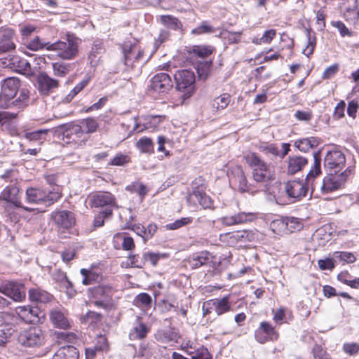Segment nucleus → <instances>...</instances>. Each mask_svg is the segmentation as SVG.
Masks as SVG:
<instances>
[{
    "instance_id": "nucleus-1",
    "label": "nucleus",
    "mask_w": 359,
    "mask_h": 359,
    "mask_svg": "<svg viewBox=\"0 0 359 359\" xmlns=\"http://www.w3.org/2000/svg\"><path fill=\"white\" fill-rule=\"evenodd\" d=\"M313 165L306 175V182L290 181L285 185V191L290 198L299 200L305 197L311 189V194L316 189L315 178L321 174V150L314 152Z\"/></svg>"
},
{
    "instance_id": "nucleus-2",
    "label": "nucleus",
    "mask_w": 359,
    "mask_h": 359,
    "mask_svg": "<svg viewBox=\"0 0 359 359\" xmlns=\"http://www.w3.org/2000/svg\"><path fill=\"white\" fill-rule=\"evenodd\" d=\"M62 196L59 186L53 187L51 189H41L29 187L26 190V201L29 203L41 204L46 207L53 205Z\"/></svg>"
},
{
    "instance_id": "nucleus-3",
    "label": "nucleus",
    "mask_w": 359,
    "mask_h": 359,
    "mask_svg": "<svg viewBox=\"0 0 359 359\" xmlns=\"http://www.w3.org/2000/svg\"><path fill=\"white\" fill-rule=\"evenodd\" d=\"M79 42L73 35H67L65 41H57L48 44L47 50L57 52V55L64 60H71L78 53Z\"/></svg>"
},
{
    "instance_id": "nucleus-4",
    "label": "nucleus",
    "mask_w": 359,
    "mask_h": 359,
    "mask_svg": "<svg viewBox=\"0 0 359 359\" xmlns=\"http://www.w3.org/2000/svg\"><path fill=\"white\" fill-rule=\"evenodd\" d=\"M124 64L128 70L137 68L139 71L144 61V51L137 43L126 42L122 47Z\"/></svg>"
},
{
    "instance_id": "nucleus-5",
    "label": "nucleus",
    "mask_w": 359,
    "mask_h": 359,
    "mask_svg": "<svg viewBox=\"0 0 359 359\" xmlns=\"http://www.w3.org/2000/svg\"><path fill=\"white\" fill-rule=\"evenodd\" d=\"M329 174L323 178L321 183H317L316 189H320L323 194H329L334 191L341 189L347 177L351 173V169H346L344 172L337 174Z\"/></svg>"
},
{
    "instance_id": "nucleus-6",
    "label": "nucleus",
    "mask_w": 359,
    "mask_h": 359,
    "mask_svg": "<svg viewBox=\"0 0 359 359\" xmlns=\"http://www.w3.org/2000/svg\"><path fill=\"white\" fill-rule=\"evenodd\" d=\"M46 340V334L39 327H32L22 332L18 341L25 347L37 348L43 346Z\"/></svg>"
},
{
    "instance_id": "nucleus-7",
    "label": "nucleus",
    "mask_w": 359,
    "mask_h": 359,
    "mask_svg": "<svg viewBox=\"0 0 359 359\" xmlns=\"http://www.w3.org/2000/svg\"><path fill=\"white\" fill-rule=\"evenodd\" d=\"M203 182L201 177L193 181L192 192L188 196L187 200L189 202L197 201L204 209H213V201L206 194L205 186Z\"/></svg>"
},
{
    "instance_id": "nucleus-8",
    "label": "nucleus",
    "mask_w": 359,
    "mask_h": 359,
    "mask_svg": "<svg viewBox=\"0 0 359 359\" xmlns=\"http://www.w3.org/2000/svg\"><path fill=\"white\" fill-rule=\"evenodd\" d=\"M16 312L20 316L22 321L26 323L38 324L42 322L45 313L38 306L30 305L18 306Z\"/></svg>"
},
{
    "instance_id": "nucleus-9",
    "label": "nucleus",
    "mask_w": 359,
    "mask_h": 359,
    "mask_svg": "<svg viewBox=\"0 0 359 359\" xmlns=\"http://www.w3.org/2000/svg\"><path fill=\"white\" fill-rule=\"evenodd\" d=\"M89 205L91 208H105L111 210L112 208L117 207L116 198L107 191H100L90 196Z\"/></svg>"
},
{
    "instance_id": "nucleus-10",
    "label": "nucleus",
    "mask_w": 359,
    "mask_h": 359,
    "mask_svg": "<svg viewBox=\"0 0 359 359\" xmlns=\"http://www.w3.org/2000/svg\"><path fill=\"white\" fill-rule=\"evenodd\" d=\"M255 338L259 344H265L268 341H277L279 334L269 322L262 321L255 331Z\"/></svg>"
},
{
    "instance_id": "nucleus-11",
    "label": "nucleus",
    "mask_w": 359,
    "mask_h": 359,
    "mask_svg": "<svg viewBox=\"0 0 359 359\" xmlns=\"http://www.w3.org/2000/svg\"><path fill=\"white\" fill-rule=\"evenodd\" d=\"M0 292L15 302H22L26 297L24 285L13 281L1 284Z\"/></svg>"
},
{
    "instance_id": "nucleus-12",
    "label": "nucleus",
    "mask_w": 359,
    "mask_h": 359,
    "mask_svg": "<svg viewBox=\"0 0 359 359\" xmlns=\"http://www.w3.org/2000/svg\"><path fill=\"white\" fill-rule=\"evenodd\" d=\"M172 87L171 77L166 73H158L150 80L149 90L157 93H167Z\"/></svg>"
},
{
    "instance_id": "nucleus-13",
    "label": "nucleus",
    "mask_w": 359,
    "mask_h": 359,
    "mask_svg": "<svg viewBox=\"0 0 359 359\" xmlns=\"http://www.w3.org/2000/svg\"><path fill=\"white\" fill-rule=\"evenodd\" d=\"M176 88L178 90H192L194 88L196 76L192 70L183 69L176 72L174 74Z\"/></svg>"
},
{
    "instance_id": "nucleus-14",
    "label": "nucleus",
    "mask_w": 359,
    "mask_h": 359,
    "mask_svg": "<svg viewBox=\"0 0 359 359\" xmlns=\"http://www.w3.org/2000/svg\"><path fill=\"white\" fill-rule=\"evenodd\" d=\"M0 66L4 68L14 69L25 74L31 72L30 64L27 60L18 55H8L7 57L0 58Z\"/></svg>"
},
{
    "instance_id": "nucleus-15",
    "label": "nucleus",
    "mask_w": 359,
    "mask_h": 359,
    "mask_svg": "<svg viewBox=\"0 0 359 359\" xmlns=\"http://www.w3.org/2000/svg\"><path fill=\"white\" fill-rule=\"evenodd\" d=\"M0 201L10 203L14 208L29 210L22 205L20 197V189L15 185L6 186L0 194Z\"/></svg>"
},
{
    "instance_id": "nucleus-16",
    "label": "nucleus",
    "mask_w": 359,
    "mask_h": 359,
    "mask_svg": "<svg viewBox=\"0 0 359 359\" xmlns=\"http://www.w3.org/2000/svg\"><path fill=\"white\" fill-rule=\"evenodd\" d=\"M346 163L344 154L338 150L329 151L324 158V166L329 170H341Z\"/></svg>"
},
{
    "instance_id": "nucleus-17",
    "label": "nucleus",
    "mask_w": 359,
    "mask_h": 359,
    "mask_svg": "<svg viewBox=\"0 0 359 359\" xmlns=\"http://www.w3.org/2000/svg\"><path fill=\"white\" fill-rule=\"evenodd\" d=\"M38 90L42 95H50L59 86L58 81L50 77L46 73H40L36 78Z\"/></svg>"
},
{
    "instance_id": "nucleus-18",
    "label": "nucleus",
    "mask_w": 359,
    "mask_h": 359,
    "mask_svg": "<svg viewBox=\"0 0 359 359\" xmlns=\"http://www.w3.org/2000/svg\"><path fill=\"white\" fill-rule=\"evenodd\" d=\"M165 118L164 116H152L148 115L142 118V122H135L133 132L136 131L137 133L142 132L145 130H154L161 123L162 120ZM135 121H137V118H134Z\"/></svg>"
},
{
    "instance_id": "nucleus-19",
    "label": "nucleus",
    "mask_w": 359,
    "mask_h": 359,
    "mask_svg": "<svg viewBox=\"0 0 359 359\" xmlns=\"http://www.w3.org/2000/svg\"><path fill=\"white\" fill-rule=\"evenodd\" d=\"M50 320L54 327L67 330L70 327L67 311L63 308H55L50 311Z\"/></svg>"
},
{
    "instance_id": "nucleus-20",
    "label": "nucleus",
    "mask_w": 359,
    "mask_h": 359,
    "mask_svg": "<svg viewBox=\"0 0 359 359\" xmlns=\"http://www.w3.org/2000/svg\"><path fill=\"white\" fill-rule=\"evenodd\" d=\"M53 219L59 228H72L76 222L74 214L69 210H61L53 214Z\"/></svg>"
},
{
    "instance_id": "nucleus-21",
    "label": "nucleus",
    "mask_w": 359,
    "mask_h": 359,
    "mask_svg": "<svg viewBox=\"0 0 359 359\" xmlns=\"http://www.w3.org/2000/svg\"><path fill=\"white\" fill-rule=\"evenodd\" d=\"M215 258L210 252L201 251L192 255L189 259V264L192 269H198L202 266H211V262Z\"/></svg>"
},
{
    "instance_id": "nucleus-22",
    "label": "nucleus",
    "mask_w": 359,
    "mask_h": 359,
    "mask_svg": "<svg viewBox=\"0 0 359 359\" xmlns=\"http://www.w3.org/2000/svg\"><path fill=\"white\" fill-rule=\"evenodd\" d=\"M232 178L238 184V190L241 192H249L251 191V184L248 183L243 168L236 166L231 171Z\"/></svg>"
},
{
    "instance_id": "nucleus-23",
    "label": "nucleus",
    "mask_w": 359,
    "mask_h": 359,
    "mask_svg": "<svg viewBox=\"0 0 359 359\" xmlns=\"http://www.w3.org/2000/svg\"><path fill=\"white\" fill-rule=\"evenodd\" d=\"M13 32L11 29L0 28V53L8 52L15 49L12 40Z\"/></svg>"
},
{
    "instance_id": "nucleus-24",
    "label": "nucleus",
    "mask_w": 359,
    "mask_h": 359,
    "mask_svg": "<svg viewBox=\"0 0 359 359\" xmlns=\"http://www.w3.org/2000/svg\"><path fill=\"white\" fill-rule=\"evenodd\" d=\"M179 334L173 327L160 329L155 334V339L161 343L177 342Z\"/></svg>"
},
{
    "instance_id": "nucleus-25",
    "label": "nucleus",
    "mask_w": 359,
    "mask_h": 359,
    "mask_svg": "<svg viewBox=\"0 0 359 359\" xmlns=\"http://www.w3.org/2000/svg\"><path fill=\"white\" fill-rule=\"evenodd\" d=\"M28 294L30 301L41 304L48 303L53 298L51 294L39 287L29 289Z\"/></svg>"
},
{
    "instance_id": "nucleus-26",
    "label": "nucleus",
    "mask_w": 359,
    "mask_h": 359,
    "mask_svg": "<svg viewBox=\"0 0 359 359\" xmlns=\"http://www.w3.org/2000/svg\"><path fill=\"white\" fill-rule=\"evenodd\" d=\"M149 330V327L143 323L142 318L136 316L135 323L129 334V337L131 340L142 339L147 337Z\"/></svg>"
},
{
    "instance_id": "nucleus-27",
    "label": "nucleus",
    "mask_w": 359,
    "mask_h": 359,
    "mask_svg": "<svg viewBox=\"0 0 359 359\" xmlns=\"http://www.w3.org/2000/svg\"><path fill=\"white\" fill-rule=\"evenodd\" d=\"M84 135L80 123L69 124L63 133L64 137L74 142L80 141Z\"/></svg>"
},
{
    "instance_id": "nucleus-28",
    "label": "nucleus",
    "mask_w": 359,
    "mask_h": 359,
    "mask_svg": "<svg viewBox=\"0 0 359 359\" xmlns=\"http://www.w3.org/2000/svg\"><path fill=\"white\" fill-rule=\"evenodd\" d=\"M90 295L94 299L111 300L113 288L109 285H98L88 290Z\"/></svg>"
},
{
    "instance_id": "nucleus-29",
    "label": "nucleus",
    "mask_w": 359,
    "mask_h": 359,
    "mask_svg": "<svg viewBox=\"0 0 359 359\" xmlns=\"http://www.w3.org/2000/svg\"><path fill=\"white\" fill-rule=\"evenodd\" d=\"M20 86V81L15 77H9L4 80L1 92L15 97Z\"/></svg>"
},
{
    "instance_id": "nucleus-30",
    "label": "nucleus",
    "mask_w": 359,
    "mask_h": 359,
    "mask_svg": "<svg viewBox=\"0 0 359 359\" xmlns=\"http://www.w3.org/2000/svg\"><path fill=\"white\" fill-rule=\"evenodd\" d=\"M79 351L73 346L60 347L53 355L52 359H79Z\"/></svg>"
},
{
    "instance_id": "nucleus-31",
    "label": "nucleus",
    "mask_w": 359,
    "mask_h": 359,
    "mask_svg": "<svg viewBox=\"0 0 359 359\" xmlns=\"http://www.w3.org/2000/svg\"><path fill=\"white\" fill-rule=\"evenodd\" d=\"M252 217V215L251 213L242 212L234 215L223 217L222 218V222L226 226H232L250 221Z\"/></svg>"
},
{
    "instance_id": "nucleus-32",
    "label": "nucleus",
    "mask_w": 359,
    "mask_h": 359,
    "mask_svg": "<svg viewBox=\"0 0 359 359\" xmlns=\"http://www.w3.org/2000/svg\"><path fill=\"white\" fill-rule=\"evenodd\" d=\"M307 163L308 160L305 157L301 156H290L287 165L288 173L295 174L300 171Z\"/></svg>"
},
{
    "instance_id": "nucleus-33",
    "label": "nucleus",
    "mask_w": 359,
    "mask_h": 359,
    "mask_svg": "<svg viewBox=\"0 0 359 359\" xmlns=\"http://www.w3.org/2000/svg\"><path fill=\"white\" fill-rule=\"evenodd\" d=\"M2 323L1 325H6L7 328H12L13 332L16 330L17 327L22 322L20 316L15 311V313L6 312L2 313Z\"/></svg>"
},
{
    "instance_id": "nucleus-34",
    "label": "nucleus",
    "mask_w": 359,
    "mask_h": 359,
    "mask_svg": "<svg viewBox=\"0 0 359 359\" xmlns=\"http://www.w3.org/2000/svg\"><path fill=\"white\" fill-rule=\"evenodd\" d=\"M320 140L316 137H310L297 140L294 142V146L302 152H308L311 149L318 147Z\"/></svg>"
},
{
    "instance_id": "nucleus-35",
    "label": "nucleus",
    "mask_w": 359,
    "mask_h": 359,
    "mask_svg": "<svg viewBox=\"0 0 359 359\" xmlns=\"http://www.w3.org/2000/svg\"><path fill=\"white\" fill-rule=\"evenodd\" d=\"M252 175L253 180L257 183L268 182L272 178V175L267 165H264L263 168L261 167L252 169Z\"/></svg>"
},
{
    "instance_id": "nucleus-36",
    "label": "nucleus",
    "mask_w": 359,
    "mask_h": 359,
    "mask_svg": "<svg viewBox=\"0 0 359 359\" xmlns=\"http://www.w3.org/2000/svg\"><path fill=\"white\" fill-rule=\"evenodd\" d=\"M91 79L92 76L90 74H86L83 79L69 93L68 95H66L63 102L65 103L70 102L79 93L88 85Z\"/></svg>"
},
{
    "instance_id": "nucleus-37",
    "label": "nucleus",
    "mask_w": 359,
    "mask_h": 359,
    "mask_svg": "<svg viewBox=\"0 0 359 359\" xmlns=\"http://www.w3.org/2000/svg\"><path fill=\"white\" fill-rule=\"evenodd\" d=\"M211 302L213 309L218 316L222 315L231 309L228 296H225L222 299H211Z\"/></svg>"
},
{
    "instance_id": "nucleus-38",
    "label": "nucleus",
    "mask_w": 359,
    "mask_h": 359,
    "mask_svg": "<svg viewBox=\"0 0 359 359\" xmlns=\"http://www.w3.org/2000/svg\"><path fill=\"white\" fill-rule=\"evenodd\" d=\"M160 22L163 26L172 30L178 31L182 28L181 21L177 18L171 15H161Z\"/></svg>"
},
{
    "instance_id": "nucleus-39",
    "label": "nucleus",
    "mask_w": 359,
    "mask_h": 359,
    "mask_svg": "<svg viewBox=\"0 0 359 359\" xmlns=\"http://www.w3.org/2000/svg\"><path fill=\"white\" fill-rule=\"evenodd\" d=\"M358 0H354L353 4L346 8L344 18L346 21L355 23L359 20Z\"/></svg>"
},
{
    "instance_id": "nucleus-40",
    "label": "nucleus",
    "mask_w": 359,
    "mask_h": 359,
    "mask_svg": "<svg viewBox=\"0 0 359 359\" xmlns=\"http://www.w3.org/2000/svg\"><path fill=\"white\" fill-rule=\"evenodd\" d=\"M241 32H231L227 30H223L219 34L224 43L229 45L238 43L241 41Z\"/></svg>"
},
{
    "instance_id": "nucleus-41",
    "label": "nucleus",
    "mask_w": 359,
    "mask_h": 359,
    "mask_svg": "<svg viewBox=\"0 0 359 359\" xmlns=\"http://www.w3.org/2000/svg\"><path fill=\"white\" fill-rule=\"evenodd\" d=\"M244 158L252 169L266 165V163L255 152H249L245 155Z\"/></svg>"
},
{
    "instance_id": "nucleus-42",
    "label": "nucleus",
    "mask_w": 359,
    "mask_h": 359,
    "mask_svg": "<svg viewBox=\"0 0 359 359\" xmlns=\"http://www.w3.org/2000/svg\"><path fill=\"white\" fill-rule=\"evenodd\" d=\"M29 92L27 89L22 88L20 90V95L18 98L14 100V107L18 109H23L29 105Z\"/></svg>"
},
{
    "instance_id": "nucleus-43",
    "label": "nucleus",
    "mask_w": 359,
    "mask_h": 359,
    "mask_svg": "<svg viewBox=\"0 0 359 359\" xmlns=\"http://www.w3.org/2000/svg\"><path fill=\"white\" fill-rule=\"evenodd\" d=\"M136 147L142 153H154V144L152 140L147 137H141L136 142Z\"/></svg>"
},
{
    "instance_id": "nucleus-44",
    "label": "nucleus",
    "mask_w": 359,
    "mask_h": 359,
    "mask_svg": "<svg viewBox=\"0 0 359 359\" xmlns=\"http://www.w3.org/2000/svg\"><path fill=\"white\" fill-rule=\"evenodd\" d=\"M286 233L300 231L303 228V224L299 218L293 217H285Z\"/></svg>"
},
{
    "instance_id": "nucleus-45",
    "label": "nucleus",
    "mask_w": 359,
    "mask_h": 359,
    "mask_svg": "<svg viewBox=\"0 0 359 359\" xmlns=\"http://www.w3.org/2000/svg\"><path fill=\"white\" fill-rule=\"evenodd\" d=\"M49 130L39 129L31 132H25L24 137L29 141H40L46 139Z\"/></svg>"
},
{
    "instance_id": "nucleus-46",
    "label": "nucleus",
    "mask_w": 359,
    "mask_h": 359,
    "mask_svg": "<svg viewBox=\"0 0 359 359\" xmlns=\"http://www.w3.org/2000/svg\"><path fill=\"white\" fill-rule=\"evenodd\" d=\"M276 32L275 29H269L266 30L264 32L262 37H255L252 39V43L257 45H260L262 43H270L271 41L276 36Z\"/></svg>"
},
{
    "instance_id": "nucleus-47",
    "label": "nucleus",
    "mask_w": 359,
    "mask_h": 359,
    "mask_svg": "<svg viewBox=\"0 0 359 359\" xmlns=\"http://www.w3.org/2000/svg\"><path fill=\"white\" fill-rule=\"evenodd\" d=\"M79 123L83 128L84 134L92 133L95 132L98 127L97 121L93 118L83 119Z\"/></svg>"
},
{
    "instance_id": "nucleus-48",
    "label": "nucleus",
    "mask_w": 359,
    "mask_h": 359,
    "mask_svg": "<svg viewBox=\"0 0 359 359\" xmlns=\"http://www.w3.org/2000/svg\"><path fill=\"white\" fill-rule=\"evenodd\" d=\"M211 65V61H205L198 65L196 70L200 79L205 80L208 78L210 72Z\"/></svg>"
},
{
    "instance_id": "nucleus-49",
    "label": "nucleus",
    "mask_w": 359,
    "mask_h": 359,
    "mask_svg": "<svg viewBox=\"0 0 359 359\" xmlns=\"http://www.w3.org/2000/svg\"><path fill=\"white\" fill-rule=\"evenodd\" d=\"M230 102V95L227 93H224L220 96L215 98L212 102V107L217 110L225 109Z\"/></svg>"
},
{
    "instance_id": "nucleus-50",
    "label": "nucleus",
    "mask_w": 359,
    "mask_h": 359,
    "mask_svg": "<svg viewBox=\"0 0 359 359\" xmlns=\"http://www.w3.org/2000/svg\"><path fill=\"white\" fill-rule=\"evenodd\" d=\"M113 211L111 209H105L100 212L94 219L93 225L95 227H101L104 225V219L112 216Z\"/></svg>"
},
{
    "instance_id": "nucleus-51",
    "label": "nucleus",
    "mask_w": 359,
    "mask_h": 359,
    "mask_svg": "<svg viewBox=\"0 0 359 359\" xmlns=\"http://www.w3.org/2000/svg\"><path fill=\"white\" fill-rule=\"evenodd\" d=\"M126 190L138 194L142 198L147 195L148 189L145 185L140 182H133L132 184L126 187Z\"/></svg>"
},
{
    "instance_id": "nucleus-52",
    "label": "nucleus",
    "mask_w": 359,
    "mask_h": 359,
    "mask_svg": "<svg viewBox=\"0 0 359 359\" xmlns=\"http://www.w3.org/2000/svg\"><path fill=\"white\" fill-rule=\"evenodd\" d=\"M81 273L83 276L82 283L86 285L92 284L94 281H96L99 278L98 274L86 269H81Z\"/></svg>"
},
{
    "instance_id": "nucleus-53",
    "label": "nucleus",
    "mask_w": 359,
    "mask_h": 359,
    "mask_svg": "<svg viewBox=\"0 0 359 359\" xmlns=\"http://www.w3.org/2000/svg\"><path fill=\"white\" fill-rule=\"evenodd\" d=\"M215 32V29L210 26L207 21H203L200 25L192 29L194 34H203Z\"/></svg>"
},
{
    "instance_id": "nucleus-54",
    "label": "nucleus",
    "mask_w": 359,
    "mask_h": 359,
    "mask_svg": "<svg viewBox=\"0 0 359 359\" xmlns=\"http://www.w3.org/2000/svg\"><path fill=\"white\" fill-rule=\"evenodd\" d=\"M14 107V97L0 92V108L11 109Z\"/></svg>"
},
{
    "instance_id": "nucleus-55",
    "label": "nucleus",
    "mask_w": 359,
    "mask_h": 359,
    "mask_svg": "<svg viewBox=\"0 0 359 359\" xmlns=\"http://www.w3.org/2000/svg\"><path fill=\"white\" fill-rule=\"evenodd\" d=\"M334 259L343 261L345 263H353L356 260L355 255L349 252H335Z\"/></svg>"
},
{
    "instance_id": "nucleus-56",
    "label": "nucleus",
    "mask_w": 359,
    "mask_h": 359,
    "mask_svg": "<svg viewBox=\"0 0 359 359\" xmlns=\"http://www.w3.org/2000/svg\"><path fill=\"white\" fill-rule=\"evenodd\" d=\"M192 219L191 217H182L180 219H177L175 222L166 224V229L168 230L178 229L184 226L191 224Z\"/></svg>"
},
{
    "instance_id": "nucleus-57",
    "label": "nucleus",
    "mask_w": 359,
    "mask_h": 359,
    "mask_svg": "<svg viewBox=\"0 0 359 359\" xmlns=\"http://www.w3.org/2000/svg\"><path fill=\"white\" fill-rule=\"evenodd\" d=\"M52 276L53 279L60 283L62 287L64 285L71 286V281L67 278L66 273L62 271L60 269L55 270Z\"/></svg>"
},
{
    "instance_id": "nucleus-58",
    "label": "nucleus",
    "mask_w": 359,
    "mask_h": 359,
    "mask_svg": "<svg viewBox=\"0 0 359 359\" xmlns=\"http://www.w3.org/2000/svg\"><path fill=\"white\" fill-rule=\"evenodd\" d=\"M69 65L64 64V63H60V62H55L53 63V72L55 76L63 77L65 76L69 71Z\"/></svg>"
},
{
    "instance_id": "nucleus-59",
    "label": "nucleus",
    "mask_w": 359,
    "mask_h": 359,
    "mask_svg": "<svg viewBox=\"0 0 359 359\" xmlns=\"http://www.w3.org/2000/svg\"><path fill=\"white\" fill-rule=\"evenodd\" d=\"M48 44L51 43L49 42L45 43L42 41L39 36H35L29 42L27 48L32 50H41L45 47L47 49Z\"/></svg>"
},
{
    "instance_id": "nucleus-60",
    "label": "nucleus",
    "mask_w": 359,
    "mask_h": 359,
    "mask_svg": "<svg viewBox=\"0 0 359 359\" xmlns=\"http://www.w3.org/2000/svg\"><path fill=\"white\" fill-rule=\"evenodd\" d=\"M307 46L303 50V53L307 56L309 57L314 50V48L316 47V36H311V32L308 31L307 32Z\"/></svg>"
},
{
    "instance_id": "nucleus-61",
    "label": "nucleus",
    "mask_w": 359,
    "mask_h": 359,
    "mask_svg": "<svg viewBox=\"0 0 359 359\" xmlns=\"http://www.w3.org/2000/svg\"><path fill=\"white\" fill-rule=\"evenodd\" d=\"M13 334L12 328H7L6 325H0V346H4Z\"/></svg>"
},
{
    "instance_id": "nucleus-62",
    "label": "nucleus",
    "mask_w": 359,
    "mask_h": 359,
    "mask_svg": "<svg viewBox=\"0 0 359 359\" xmlns=\"http://www.w3.org/2000/svg\"><path fill=\"white\" fill-rule=\"evenodd\" d=\"M271 227L273 231H277L278 233H286V221H285V217L273 220L271 224Z\"/></svg>"
},
{
    "instance_id": "nucleus-63",
    "label": "nucleus",
    "mask_w": 359,
    "mask_h": 359,
    "mask_svg": "<svg viewBox=\"0 0 359 359\" xmlns=\"http://www.w3.org/2000/svg\"><path fill=\"white\" fill-rule=\"evenodd\" d=\"M213 48L210 46H195L193 52L200 57L205 58L212 54Z\"/></svg>"
},
{
    "instance_id": "nucleus-64",
    "label": "nucleus",
    "mask_w": 359,
    "mask_h": 359,
    "mask_svg": "<svg viewBox=\"0 0 359 359\" xmlns=\"http://www.w3.org/2000/svg\"><path fill=\"white\" fill-rule=\"evenodd\" d=\"M229 236V238L232 240V241H241L245 242L249 240L250 233L247 231H238L233 232L231 233H228Z\"/></svg>"
}]
</instances>
